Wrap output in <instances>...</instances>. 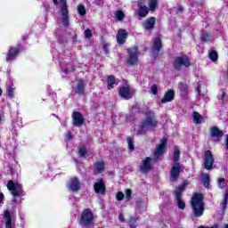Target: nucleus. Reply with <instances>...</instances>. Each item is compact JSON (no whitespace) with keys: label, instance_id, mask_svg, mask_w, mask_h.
Wrapping results in <instances>:
<instances>
[{"label":"nucleus","instance_id":"nucleus-19","mask_svg":"<svg viewBox=\"0 0 228 228\" xmlns=\"http://www.w3.org/2000/svg\"><path fill=\"white\" fill-rule=\"evenodd\" d=\"M174 97H175V93L174 90L170 89L164 94V97L160 100V102L162 104H166V102H172Z\"/></svg>","mask_w":228,"mask_h":228},{"label":"nucleus","instance_id":"nucleus-53","mask_svg":"<svg viewBox=\"0 0 228 228\" xmlns=\"http://www.w3.org/2000/svg\"><path fill=\"white\" fill-rule=\"evenodd\" d=\"M225 147L228 150V135L226 136V140H225Z\"/></svg>","mask_w":228,"mask_h":228},{"label":"nucleus","instance_id":"nucleus-47","mask_svg":"<svg viewBox=\"0 0 228 228\" xmlns=\"http://www.w3.org/2000/svg\"><path fill=\"white\" fill-rule=\"evenodd\" d=\"M125 193H126V200H131V194L133 193V191L130 189H127Z\"/></svg>","mask_w":228,"mask_h":228},{"label":"nucleus","instance_id":"nucleus-40","mask_svg":"<svg viewBox=\"0 0 228 228\" xmlns=\"http://www.w3.org/2000/svg\"><path fill=\"white\" fill-rule=\"evenodd\" d=\"M209 38H210L209 34H208L206 32H203L201 34V40H202V42H209Z\"/></svg>","mask_w":228,"mask_h":228},{"label":"nucleus","instance_id":"nucleus-4","mask_svg":"<svg viewBox=\"0 0 228 228\" xmlns=\"http://www.w3.org/2000/svg\"><path fill=\"white\" fill-rule=\"evenodd\" d=\"M53 4H60L61 13V24L65 28L69 26V7H67V0H53Z\"/></svg>","mask_w":228,"mask_h":228},{"label":"nucleus","instance_id":"nucleus-29","mask_svg":"<svg viewBox=\"0 0 228 228\" xmlns=\"http://www.w3.org/2000/svg\"><path fill=\"white\" fill-rule=\"evenodd\" d=\"M117 84V80L115 79V77L109 76L107 78V86L109 90H111L113 88V85Z\"/></svg>","mask_w":228,"mask_h":228},{"label":"nucleus","instance_id":"nucleus-7","mask_svg":"<svg viewBox=\"0 0 228 228\" xmlns=\"http://www.w3.org/2000/svg\"><path fill=\"white\" fill-rule=\"evenodd\" d=\"M154 159L151 157H146L142 160L140 165V170L142 174H147L150 170H152V162Z\"/></svg>","mask_w":228,"mask_h":228},{"label":"nucleus","instance_id":"nucleus-13","mask_svg":"<svg viewBox=\"0 0 228 228\" xmlns=\"http://www.w3.org/2000/svg\"><path fill=\"white\" fill-rule=\"evenodd\" d=\"M73 118V126H76L77 127H81L85 124V118H83V115L81 112H74L72 114Z\"/></svg>","mask_w":228,"mask_h":228},{"label":"nucleus","instance_id":"nucleus-39","mask_svg":"<svg viewBox=\"0 0 228 228\" xmlns=\"http://www.w3.org/2000/svg\"><path fill=\"white\" fill-rule=\"evenodd\" d=\"M7 94H8L9 97H11V99H12V97L15 94V88L12 86L7 87Z\"/></svg>","mask_w":228,"mask_h":228},{"label":"nucleus","instance_id":"nucleus-2","mask_svg":"<svg viewBox=\"0 0 228 228\" xmlns=\"http://www.w3.org/2000/svg\"><path fill=\"white\" fill-rule=\"evenodd\" d=\"M191 208L194 216L200 218L204 215V196L200 193H195L191 200Z\"/></svg>","mask_w":228,"mask_h":228},{"label":"nucleus","instance_id":"nucleus-10","mask_svg":"<svg viewBox=\"0 0 228 228\" xmlns=\"http://www.w3.org/2000/svg\"><path fill=\"white\" fill-rule=\"evenodd\" d=\"M213 163H215V159L213 158V153L210 151L205 152L204 159V168L206 170H211L213 168Z\"/></svg>","mask_w":228,"mask_h":228},{"label":"nucleus","instance_id":"nucleus-51","mask_svg":"<svg viewBox=\"0 0 228 228\" xmlns=\"http://www.w3.org/2000/svg\"><path fill=\"white\" fill-rule=\"evenodd\" d=\"M3 200H4V194H3V192H0V204L1 202H3Z\"/></svg>","mask_w":228,"mask_h":228},{"label":"nucleus","instance_id":"nucleus-43","mask_svg":"<svg viewBox=\"0 0 228 228\" xmlns=\"http://www.w3.org/2000/svg\"><path fill=\"white\" fill-rule=\"evenodd\" d=\"M102 45L105 54H108L110 53V50L108 49V47H110V44H108L106 41H103Z\"/></svg>","mask_w":228,"mask_h":228},{"label":"nucleus","instance_id":"nucleus-22","mask_svg":"<svg viewBox=\"0 0 228 228\" xmlns=\"http://www.w3.org/2000/svg\"><path fill=\"white\" fill-rule=\"evenodd\" d=\"M126 38H127V31H126L124 29H119L118 36H117L118 43L120 45L125 44Z\"/></svg>","mask_w":228,"mask_h":228},{"label":"nucleus","instance_id":"nucleus-38","mask_svg":"<svg viewBox=\"0 0 228 228\" xmlns=\"http://www.w3.org/2000/svg\"><path fill=\"white\" fill-rule=\"evenodd\" d=\"M126 142L128 145V149L130 151H134V144L133 143V139L131 137L126 138Z\"/></svg>","mask_w":228,"mask_h":228},{"label":"nucleus","instance_id":"nucleus-6","mask_svg":"<svg viewBox=\"0 0 228 228\" xmlns=\"http://www.w3.org/2000/svg\"><path fill=\"white\" fill-rule=\"evenodd\" d=\"M191 65L190 57L187 55L178 56L174 61V69L175 70H183V69H188Z\"/></svg>","mask_w":228,"mask_h":228},{"label":"nucleus","instance_id":"nucleus-30","mask_svg":"<svg viewBox=\"0 0 228 228\" xmlns=\"http://www.w3.org/2000/svg\"><path fill=\"white\" fill-rule=\"evenodd\" d=\"M180 158H181V151L179 150V147L175 146L173 161H175V163H177Z\"/></svg>","mask_w":228,"mask_h":228},{"label":"nucleus","instance_id":"nucleus-24","mask_svg":"<svg viewBox=\"0 0 228 228\" xmlns=\"http://www.w3.org/2000/svg\"><path fill=\"white\" fill-rule=\"evenodd\" d=\"M4 218L5 220V227L6 228H12V214L10 213V211L5 210L4 212Z\"/></svg>","mask_w":228,"mask_h":228},{"label":"nucleus","instance_id":"nucleus-55","mask_svg":"<svg viewBox=\"0 0 228 228\" xmlns=\"http://www.w3.org/2000/svg\"><path fill=\"white\" fill-rule=\"evenodd\" d=\"M198 92L200 94V86L198 87Z\"/></svg>","mask_w":228,"mask_h":228},{"label":"nucleus","instance_id":"nucleus-58","mask_svg":"<svg viewBox=\"0 0 228 228\" xmlns=\"http://www.w3.org/2000/svg\"><path fill=\"white\" fill-rule=\"evenodd\" d=\"M58 61H59L60 65H61V62L60 59H58Z\"/></svg>","mask_w":228,"mask_h":228},{"label":"nucleus","instance_id":"nucleus-41","mask_svg":"<svg viewBox=\"0 0 228 228\" xmlns=\"http://www.w3.org/2000/svg\"><path fill=\"white\" fill-rule=\"evenodd\" d=\"M116 17L118 20H124V12L122 11H117Z\"/></svg>","mask_w":228,"mask_h":228},{"label":"nucleus","instance_id":"nucleus-14","mask_svg":"<svg viewBox=\"0 0 228 228\" xmlns=\"http://www.w3.org/2000/svg\"><path fill=\"white\" fill-rule=\"evenodd\" d=\"M166 148H167V139L163 138L161 140L160 144L157 147L154 152L155 159H158L160 156L163 155V152H165Z\"/></svg>","mask_w":228,"mask_h":228},{"label":"nucleus","instance_id":"nucleus-25","mask_svg":"<svg viewBox=\"0 0 228 228\" xmlns=\"http://www.w3.org/2000/svg\"><path fill=\"white\" fill-rule=\"evenodd\" d=\"M139 11H138V15L139 17H147L149 14V12H151V9L145 5H139L138 6Z\"/></svg>","mask_w":228,"mask_h":228},{"label":"nucleus","instance_id":"nucleus-50","mask_svg":"<svg viewBox=\"0 0 228 228\" xmlns=\"http://www.w3.org/2000/svg\"><path fill=\"white\" fill-rule=\"evenodd\" d=\"M144 3H145V0H138L137 1V6H143Z\"/></svg>","mask_w":228,"mask_h":228},{"label":"nucleus","instance_id":"nucleus-57","mask_svg":"<svg viewBox=\"0 0 228 228\" xmlns=\"http://www.w3.org/2000/svg\"><path fill=\"white\" fill-rule=\"evenodd\" d=\"M0 95H3V90L0 89Z\"/></svg>","mask_w":228,"mask_h":228},{"label":"nucleus","instance_id":"nucleus-52","mask_svg":"<svg viewBox=\"0 0 228 228\" xmlns=\"http://www.w3.org/2000/svg\"><path fill=\"white\" fill-rule=\"evenodd\" d=\"M199 228H218V224H214L213 226L210 227L200 226Z\"/></svg>","mask_w":228,"mask_h":228},{"label":"nucleus","instance_id":"nucleus-9","mask_svg":"<svg viewBox=\"0 0 228 228\" xmlns=\"http://www.w3.org/2000/svg\"><path fill=\"white\" fill-rule=\"evenodd\" d=\"M183 191H184V186H180L175 192V200L179 209H184L186 208V203H184V201L182 200Z\"/></svg>","mask_w":228,"mask_h":228},{"label":"nucleus","instance_id":"nucleus-35","mask_svg":"<svg viewBox=\"0 0 228 228\" xmlns=\"http://www.w3.org/2000/svg\"><path fill=\"white\" fill-rule=\"evenodd\" d=\"M227 202H228V190L226 189L224 191V197L223 202L221 203L222 209H225V208H227Z\"/></svg>","mask_w":228,"mask_h":228},{"label":"nucleus","instance_id":"nucleus-48","mask_svg":"<svg viewBox=\"0 0 228 228\" xmlns=\"http://www.w3.org/2000/svg\"><path fill=\"white\" fill-rule=\"evenodd\" d=\"M118 220L121 222V224H124L126 222V218L124 217V214H119Z\"/></svg>","mask_w":228,"mask_h":228},{"label":"nucleus","instance_id":"nucleus-32","mask_svg":"<svg viewBox=\"0 0 228 228\" xmlns=\"http://www.w3.org/2000/svg\"><path fill=\"white\" fill-rule=\"evenodd\" d=\"M77 12L81 17H84V15H86V8L85 7V5L81 4L77 5Z\"/></svg>","mask_w":228,"mask_h":228},{"label":"nucleus","instance_id":"nucleus-34","mask_svg":"<svg viewBox=\"0 0 228 228\" xmlns=\"http://www.w3.org/2000/svg\"><path fill=\"white\" fill-rule=\"evenodd\" d=\"M208 56L212 61H216V60H218V53H216V51H214V50L209 51Z\"/></svg>","mask_w":228,"mask_h":228},{"label":"nucleus","instance_id":"nucleus-26","mask_svg":"<svg viewBox=\"0 0 228 228\" xmlns=\"http://www.w3.org/2000/svg\"><path fill=\"white\" fill-rule=\"evenodd\" d=\"M161 51V39L156 37L153 41V53H159Z\"/></svg>","mask_w":228,"mask_h":228},{"label":"nucleus","instance_id":"nucleus-33","mask_svg":"<svg viewBox=\"0 0 228 228\" xmlns=\"http://www.w3.org/2000/svg\"><path fill=\"white\" fill-rule=\"evenodd\" d=\"M193 121L195 124H202V116L199 112H193Z\"/></svg>","mask_w":228,"mask_h":228},{"label":"nucleus","instance_id":"nucleus-54","mask_svg":"<svg viewBox=\"0 0 228 228\" xmlns=\"http://www.w3.org/2000/svg\"><path fill=\"white\" fill-rule=\"evenodd\" d=\"M67 70H68L67 69H63L64 74H67Z\"/></svg>","mask_w":228,"mask_h":228},{"label":"nucleus","instance_id":"nucleus-37","mask_svg":"<svg viewBox=\"0 0 228 228\" xmlns=\"http://www.w3.org/2000/svg\"><path fill=\"white\" fill-rule=\"evenodd\" d=\"M78 154L80 158H86V154H88V151L85 147L79 148Z\"/></svg>","mask_w":228,"mask_h":228},{"label":"nucleus","instance_id":"nucleus-27","mask_svg":"<svg viewBox=\"0 0 228 228\" xmlns=\"http://www.w3.org/2000/svg\"><path fill=\"white\" fill-rule=\"evenodd\" d=\"M148 8L151 13H154V12H156V8H158V0H149Z\"/></svg>","mask_w":228,"mask_h":228},{"label":"nucleus","instance_id":"nucleus-18","mask_svg":"<svg viewBox=\"0 0 228 228\" xmlns=\"http://www.w3.org/2000/svg\"><path fill=\"white\" fill-rule=\"evenodd\" d=\"M94 191L96 193H101L102 195L106 191V185L102 180H97L94 183Z\"/></svg>","mask_w":228,"mask_h":228},{"label":"nucleus","instance_id":"nucleus-36","mask_svg":"<svg viewBox=\"0 0 228 228\" xmlns=\"http://www.w3.org/2000/svg\"><path fill=\"white\" fill-rule=\"evenodd\" d=\"M137 220L138 219L136 218V216H130V219L128 222L129 227L136 228L137 227V224H136Z\"/></svg>","mask_w":228,"mask_h":228},{"label":"nucleus","instance_id":"nucleus-49","mask_svg":"<svg viewBox=\"0 0 228 228\" xmlns=\"http://www.w3.org/2000/svg\"><path fill=\"white\" fill-rule=\"evenodd\" d=\"M65 138L68 141L72 140V134H70V132H68L65 135Z\"/></svg>","mask_w":228,"mask_h":228},{"label":"nucleus","instance_id":"nucleus-17","mask_svg":"<svg viewBox=\"0 0 228 228\" xmlns=\"http://www.w3.org/2000/svg\"><path fill=\"white\" fill-rule=\"evenodd\" d=\"M119 95L122 99H126V101L132 99L133 97V91L131 88L126 86L119 89Z\"/></svg>","mask_w":228,"mask_h":228},{"label":"nucleus","instance_id":"nucleus-42","mask_svg":"<svg viewBox=\"0 0 228 228\" xmlns=\"http://www.w3.org/2000/svg\"><path fill=\"white\" fill-rule=\"evenodd\" d=\"M218 99L219 101H222V102H224V99H225V92L224 90H221L218 94Z\"/></svg>","mask_w":228,"mask_h":228},{"label":"nucleus","instance_id":"nucleus-31","mask_svg":"<svg viewBox=\"0 0 228 228\" xmlns=\"http://www.w3.org/2000/svg\"><path fill=\"white\" fill-rule=\"evenodd\" d=\"M217 186L218 188H221V190H225L228 186L227 180L224 178H219L217 181Z\"/></svg>","mask_w":228,"mask_h":228},{"label":"nucleus","instance_id":"nucleus-45","mask_svg":"<svg viewBox=\"0 0 228 228\" xmlns=\"http://www.w3.org/2000/svg\"><path fill=\"white\" fill-rule=\"evenodd\" d=\"M116 199L117 200L120 201V200H124V192L122 191H118L116 195Z\"/></svg>","mask_w":228,"mask_h":228},{"label":"nucleus","instance_id":"nucleus-15","mask_svg":"<svg viewBox=\"0 0 228 228\" xmlns=\"http://www.w3.org/2000/svg\"><path fill=\"white\" fill-rule=\"evenodd\" d=\"M154 24H156V18L151 17L142 23V28L146 31H152L154 29Z\"/></svg>","mask_w":228,"mask_h":228},{"label":"nucleus","instance_id":"nucleus-21","mask_svg":"<svg viewBox=\"0 0 228 228\" xmlns=\"http://www.w3.org/2000/svg\"><path fill=\"white\" fill-rule=\"evenodd\" d=\"M210 136H212V138H216V140H220V138L224 136V132L218 129V127L214 126L210 128Z\"/></svg>","mask_w":228,"mask_h":228},{"label":"nucleus","instance_id":"nucleus-16","mask_svg":"<svg viewBox=\"0 0 228 228\" xmlns=\"http://www.w3.org/2000/svg\"><path fill=\"white\" fill-rule=\"evenodd\" d=\"M19 53H20V50L19 49V47L11 48L7 53L6 61L7 62L13 61V60L17 58V55L19 54Z\"/></svg>","mask_w":228,"mask_h":228},{"label":"nucleus","instance_id":"nucleus-1","mask_svg":"<svg viewBox=\"0 0 228 228\" xmlns=\"http://www.w3.org/2000/svg\"><path fill=\"white\" fill-rule=\"evenodd\" d=\"M158 127V119L156 114L152 110H147L145 118L141 122L137 134H145L147 131H154Z\"/></svg>","mask_w":228,"mask_h":228},{"label":"nucleus","instance_id":"nucleus-11","mask_svg":"<svg viewBox=\"0 0 228 228\" xmlns=\"http://www.w3.org/2000/svg\"><path fill=\"white\" fill-rule=\"evenodd\" d=\"M181 174V164L179 162H175L172 166L170 171V180L171 181H177L179 179V175Z\"/></svg>","mask_w":228,"mask_h":228},{"label":"nucleus","instance_id":"nucleus-59","mask_svg":"<svg viewBox=\"0 0 228 228\" xmlns=\"http://www.w3.org/2000/svg\"><path fill=\"white\" fill-rule=\"evenodd\" d=\"M1 120H3V117H1V115H0V122H1Z\"/></svg>","mask_w":228,"mask_h":228},{"label":"nucleus","instance_id":"nucleus-56","mask_svg":"<svg viewBox=\"0 0 228 228\" xmlns=\"http://www.w3.org/2000/svg\"><path fill=\"white\" fill-rule=\"evenodd\" d=\"M223 228H228V224H224Z\"/></svg>","mask_w":228,"mask_h":228},{"label":"nucleus","instance_id":"nucleus-23","mask_svg":"<svg viewBox=\"0 0 228 228\" xmlns=\"http://www.w3.org/2000/svg\"><path fill=\"white\" fill-rule=\"evenodd\" d=\"M104 171V160L95 162L94 166V174H102Z\"/></svg>","mask_w":228,"mask_h":228},{"label":"nucleus","instance_id":"nucleus-46","mask_svg":"<svg viewBox=\"0 0 228 228\" xmlns=\"http://www.w3.org/2000/svg\"><path fill=\"white\" fill-rule=\"evenodd\" d=\"M151 94H153V95H158V86L156 85H153L151 86Z\"/></svg>","mask_w":228,"mask_h":228},{"label":"nucleus","instance_id":"nucleus-20","mask_svg":"<svg viewBox=\"0 0 228 228\" xmlns=\"http://www.w3.org/2000/svg\"><path fill=\"white\" fill-rule=\"evenodd\" d=\"M73 90L78 95H85V81L79 80Z\"/></svg>","mask_w":228,"mask_h":228},{"label":"nucleus","instance_id":"nucleus-8","mask_svg":"<svg viewBox=\"0 0 228 228\" xmlns=\"http://www.w3.org/2000/svg\"><path fill=\"white\" fill-rule=\"evenodd\" d=\"M67 188L69 191L76 193V191H79V188H81V182H79V179H77V177H72L68 182Z\"/></svg>","mask_w":228,"mask_h":228},{"label":"nucleus","instance_id":"nucleus-28","mask_svg":"<svg viewBox=\"0 0 228 228\" xmlns=\"http://www.w3.org/2000/svg\"><path fill=\"white\" fill-rule=\"evenodd\" d=\"M201 179H202V183H203V186L205 188H209V175L208 174H201Z\"/></svg>","mask_w":228,"mask_h":228},{"label":"nucleus","instance_id":"nucleus-5","mask_svg":"<svg viewBox=\"0 0 228 228\" xmlns=\"http://www.w3.org/2000/svg\"><path fill=\"white\" fill-rule=\"evenodd\" d=\"M92 224H94V213L92 212V209L86 208L82 212L79 225H81V227L88 228Z\"/></svg>","mask_w":228,"mask_h":228},{"label":"nucleus","instance_id":"nucleus-44","mask_svg":"<svg viewBox=\"0 0 228 228\" xmlns=\"http://www.w3.org/2000/svg\"><path fill=\"white\" fill-rule=\"evenodd\" d=\"M84 35L86 38H92V30L90 28L86 29Z\"/></svg>","mask_w":228,"mask_h":228},{"label":"nucleus","instance_id":"nucleus-12","mask_svg":"<svg viewBox=\"0 0 228 228\" xmlns=\"http://www.w3.org/2000/svg\"><path fill=\"white\" fill-rule=\"evenodd\" d=\"M129 59L128 63L129 65H134L138 61V48L134 47L128 50Z\"/></svg>","mask_w":228,"mask_h":228},{"label":"nucleus","instance_id":"nucleus-3","mask_svg":"<svg viewBox=\"0 0 228 228\" xmlns=\"http://www.w3.org/2000/svg\"><path fill=\"white\" fill-rule=\"evenodd\" d=\"M7 190L11 191L13 198V202L17 204V198L15 197H22L25 195L24 191H22V184L19 183H14L12 180H10L7 183Z\"/></svg>","mask_w":228,"mask_h":228}]
</instances>
